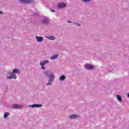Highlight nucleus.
I'll return each instance as SVG.
<instances>
[{"label": "nucleus", "mask_w": 129, "mask_h": 129, "mask_svg": "<svg viewBox=\"0 0 129 129\" xmlns=\"http://www.w3.org/2000/svg\"><path fill=\"white\" fill-rule=\"evenodd\" d=\"M4 14V13H3V12L2 11H0V14Z\"/></svg>", "instance_id": "21"}, {"label": "nucleus", "mask_w": 129, "mask_h": 129, "mask_svg": "<svg viewBox=\"0 0 129 129\" xmlns=\"http://www.w3.org/2000/svg\"><path fill=\"white\" fill-rule=\"evenodd\" d=\"M49 80H52V81H54V75L53 74H50L49 76Z\"/></svg>", "instance_id": "13"}, {"label": "nucleus", "mask_w": 129, "mask_h": 129, "mask_svg": "<svg viewBox=\"0 0 129 129\" xmlns=\"http://www.w3.org/2000/svg\"><path fill=\"white\" fill-rule=\"evenodd\" d=\"M46 38L48 39V40H55V37L52 36H46Z\"/></svg>", "instance_id": "12"}, {"label": "nucleus", "mask_w": 129, "mask_h": 129, "mask_svg": "<svg viewBox=\"0 0 129 129\" xmlns=\"http://www.w3.org/2000/svg\"><path fill=\"white\" fill-rule=\"evenodd\" d=\"M43 73H44V75H45V76H48V75H49V73H50V72H44Z\"/></svg>", "instance_id": "18"}, {"label": "nucleus", "mask_w": 129, "mask_h": 129, "mask_svg": "<svg viewBox=\"0 0 129 129\" xmlns=\"http://www.w3.org/2000/svg\"><path fill=\"white\" fill-rule=\"evenodd\" d=\"M116 97L118 99V101L119 102L122 101V99L121 98V97H120V96L117 95L116 96Z\"/></svg>", "instance_id": "16"}, {"label": "nucleus", "mask_w": 129, "mask_h": 129, "mask_svg": "<svg viewBox=\"0 0 129 129\" xmlns=\"http://www.w3.org/2000/svg\"><path fill=\"white\" fill-rule=\"evenodd\" d=\"M20 3H22V4H28L29 3H31V0H19Z\"/></svg>", "instance_id": "10"}, {"label": "nucleus", "mask_w": 129, "mask_h": 129, "mask_svg": "<svg viewBox=\"0 0 129 129\" xmlns=\"http://www.w3.org/2000/svg\"><path fill=\"white\" fill-rule=\"evenodd\" d=\"M42 24H48V23H49V19L47 18H44L42 20Z\"/></svg>", "instance_id": "9"}, {"label": "nucleus", "mask_w": 129, "mask_h": 129, "mask_svg": "<svg viewBox=\"0 0 129 129\" xmlns=\"http://www.w3.org/2000/svg\"><path fill=\"white\" fill-rule=\"evenodd\" d=\"M21 71L17 69H14L13 70V72L8 73V75H10V76H7L8 79H17V74H20Z\"/></svg>", "instance_id": "1"}, {"label": "nucleus", "mask_w": 129, "mask_h": 129, "mask_svg": "<svg viewBox=\"0 0 129 129\" xmlns=\"http://www.w3.org/2000/svg\"><path fill=\"white\" fill-rule=\"evenodd\" d=\"M58 9H63V8H66V3H58L57 5Z\"/></svg>", "instance_id": "3"}, {"label": "nucleus", "mask_w": 129, "mask_h": 129, "mask_svg": "<svg viewBox=\"0 0 129 129\" xmlns=\"http://www.w3.org/2000/svg\"><path fill=\"white\" fill-rule=\"evenodd\" d=\"M71 119H76V118H79L80 116L78 115L73 114L69 116Z\"/></svg>", "instance_id": "6"}, {"label": "nucleus", "mask_w": 129, "mask_h": 129, "mask_svg": "<svg viewBox=\"0 0 129 129\" xmlns=\"http://www.w3.org/2000/svg\"><path fill=\"white\" fill-rule=\"evenodd\" d=\"M50 11H51V12H53V13H54V12H55V11H54V10H51Z\"/></svg>", "instance_id": "22"}, {"label": "nucleus", "mask_w": 129, "mask_h": 129, "mask_svg": "<svg viewBox=\"0 0 129 129\" xmlns=\"http://www.w3.org/2000/svg\"><path fill=\"white\" fill-rule=\"evenodd\" d=\"M36 40L37 42H43V39L42 37L39 36H36L35 37Z\"/></svg>", "instance_id": "7"}, {"label": "nucleus", "mask_w": 129, "mask_h": 129, "mask_svg": "<svg viewBox=\"0 0 129 129\" xmlns=\"http://www.w3.org/2000/svg\"><path fill=\"white\" fill-rule=\"evenodd\" d=\"M66 79V78L65 77V76L62 75L59 77V79L60 81H63V80H65Z\"/></svg>", "instance_id": "14"}, {"label": "nucleus", "mask_w": 129, "mask_h": 129, "mask_svg": "<svg viewBox=\"0 0 129 129\" xmlns=\"http://www.w3.org/2000/svg\"><path fill=\"white\" fill-rule=\"evenodd\" d=\"M53 81H52V80H49V81L48 82L47 84H46L47 86H49L50 85H52V83H53Z\"/></svg>", "instance_id": "15"}, {"label": "nucleus", "mask_w": 129, "mask_h": 129, "mask_svg": "<svg viewBox=\"0 0 129 129\" xmlns=\"http://www.w3.org/2000/svg\"><path fill=\"white\" fill-rule=\"evenodd\" d=\"M47 63H49V60H44L42 61H41L39 63V65H40V66H41V69H42V70H45V64H47Z\"/></svg>", "instance_id": "2"}, {"label": "nucleus", "mask_w": 129, "mask_h": 129, "mask_svg": "<svg viewBox=\"0 0 129 129\" xmlns=\"http://www.w3.org/2000/svg\"><path fill=\"white\" fill-rule=\"evenodd\" d=\"M76 25L77 26H80V24H78V23H76Z\"/></svg>", "instance_id": "20"}, {"label": "nucleus", "mask_w": 129, "mask_h": 129, "mask_svg": "<svg viewBox=\"0 0 129 129\" xmlns=\"http://www.w3.org/2000/svg\"><path fill=\"white\" fill-rule=\"evenodd\" d=\"M68 23H71V22L68 21Z\"/></svg>", "instance_id": "23"}, {"label": "nucleus", "mask_w": 129, "mask_h": 129, "mask_svg": "<svg viewBox=\"0 0 129 129\" xmlns=\"http://www.w3.org/2000/svg\"><path fill=\"white\" fill-rule=\"evenodd\" d=\"M42 104H33L29 106V107L36 108V107H42Z\"/></svg>", "instance_id": "8"}, {"label": "nucleus", "mask_w": 129, "mask_h": 129, "mask_svg": "<svg viewBox=\"0 0 129 129\" xmlns=\"http://www.w3.org/2000/svg\"><path fill=\"white\" fill-rule=\"evenodd\" d=\"M82 1L85 3H89V2H91V0H82Z\"/></svg>", "instance_id": "19"}, {"label": "nucleus", "mask_w": 129, "mask_h": 129, "mask_svg": "<svg viewBox=\"0 0 129 129\" xmlns=\"http://www.w3.org/2000/svg\"><path fill=\"white\" fill-rule=\"evenodd\" d=\"M12 107L13 108L20 109L23 108V107H24V106L23 105L14 104L12 105Z\"/></svg>", "instance_id": "5"}, {"label": "nucleus", "mask_w": 129, "mask_h": 129, "mask_svg": "<svg viewBox=\"0 0 129 129\" xmlns=\"http://www.w3.org/2000/svg\"><path fill=\"white\" fill-rule=\"evenodd\" d=\"M58 56L59 55L58 54L53 55V56L50 57V59L51 60H55V59H57V58H58Z\"/></svg>", "instance_id": "11"}, {"label": "nucleus", "mask_w": 129, "mask_h": 129, "mask_svg": "<svg viewBox=\"0 0 129 129\" xmlns=\"http://www.w3.org/2000/svg\"><path fill=\"white\" fill-rule=\"evenodd\" d=\"M85 68L86 69H88V70H92V69H94V66H92L91 64H87L85 66Z\"/></svg>", "instance_id": "4"}, {"label": "nucleus", "mask_w": 129, "mask_h": 129, "mask_svg": "<svg viewBox=\"0 0 129 129\" xmlns=\"http://www.w3.org/2000/svg\"><path fill=\"white\" fill-rule=\"evenodd\" d=\"M9 115V112H5L4 113V118H7L8 116Z\"/></svg>", "instance_id": "17"}]
</instances>
